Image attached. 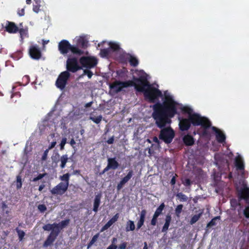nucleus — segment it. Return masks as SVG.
<instances>
[{
	"label": "nucleus",
	"instance_id": "f257e3e1",
	"mask_svg": "<svg viewBox=\"0 0 249 249\" xmlns=\"http://www.w3.org/2000/svg\"><path fill=\"white\" fill-rule=\"evenodd\" d=\"M178 105V103L171 95H165L162 103L158 102L153 106L152 116L159 128L165 127L167 124L170 123V119L177 114Z\"/></svg>",
	"mask_w": 249,
	"mask_h": 249
},
{
	"label": "nucleus",
	"instance_id": "f03ea898",
	"mask_svg": "<svg viewBox=\"0 0 249 249\" xmlns=\"http://www.w3.org/2000/svg\"><path fill=\"white\" fill-rule=\"evenodd\" d=\"M142 92L143 93L144 99L150 103L158 102L159 98L162 96L161 91L151 84Z\"/></svg>",
	"mask_w": 249,
	"mask_h": 249
},
{
	"label": "nucleus",
	"instance_id": "7ed1b4c3",
	"mask_svg": "<svg viewBox=\"0 0 249 249\" xmlns=\"http://www.w3.org/2000/svg\"><path fill=\"white\" fill-rule=\"evenodd\" d=\"M131 81L132 82V85L130 87H134L137 91L141 92L150 84L145 73L140 75L139 77L134 76Z\"/></svg>",
	"mask_w": 249,
	"mask_h": 249
},
{
	"label": "nucleus",
	"instance_id": "20e7f679",
	"mask_svg": "<svg viewBox=\"0 0 249 249\" xmlns=\"http://www.w3.org/2000/svg\"><path fill=\"white\" fill-rule=\"evenodd\" d=\"M188 117L191 124L194 126L201 125L205 129H208L211 126V122L207 118L202 117L198 113H194Z\"/></svg>",
	"mask_w": 249,
	"mask_h": 249
},
{
	"label": "nucleus",
	"instance_id": "39448f33",
	"mask_svg": "<svg viewBox=\"0 0 249 249\" xmlns=\"http://www.w3.org/2000/svg\"><path fill=\"white\" fill-rule=\"evenodd\" d=\"M159 138L166 143H170L172 142L175 137V132L170 127L161 128Z\"/></svg>",
	"mask_w": 249,
	"mask_h": 249
},
{
	"label": "nucleus",
	"instance_id": "423d86ee",
	"mask_svg": "<svg viewBox=\"0 0 249 249\" xmlns=\"http://www.w3.org/2000/svg\"><path fill=\"white\" fill-rule=\"evenodd\" d=\"M132 85L131 80L126 81H120L116 80L110 85V89L115 93H117L121 91L124 88L130 87Z\"/></svg>",
	"mask_w": 249,
	"mask_h": 249
},
{
	"label": "nucleus",
	"instance_id": "0eeeda50",
	"mask_svg": "<svg viewBox=\"0 0 249 249\" xmlns=\"http://www.w3.org/2000/svg\"><path fill=\"white\" fill-rule=\"evenodd\" d=\"M66 69L68 72H75L82 69L75 57H69L66 61Z\"/></svg>",
	"mask_w": 249,
	"mask_h": 249
},
{
	"label": "nucleus",
	"instance_id": "6e6552de",
	"mask_svg": "<svg viewBox=\"0 0 249 249\" xmlns=\"http://www.w3.org/2000/svg\"><path fill=\"white\" fill-rule=\"evenodd\" d=\"M70 76L71 74L68 71L61 72L55 82L56 87L61 90L64 89Z\"/></svg>",
	"mask_w": 249,
	"mask_h": 249
},
{
	"label": "nucleus",
	"instance_id": "1a4fd4ad",
	"mask_svg": "<svg viewBox=\"0 0 249 249\" xmlns=\"http://www.w3.org/2000/svg\"><path fill=\"white\" fill-rule=\"evenodd\" d=\"M82 67L88 69L94 67L97 64V59L93 57L82 56L79 59Z\"/></svg>",
	"mask_w": 249,
	"mask_h": 249
},
{
	"label": "nucleus",
	"instance_id": "9d476101",
	"mask_svg": "<svg viewBox=\"0 0 249 249\" xmlns=\"http://www.w3.org/2000/svg\"><path fill=\"white\" fill-rule=\"evenodd\" d=\"M68 188L67 183L61 182L51 190V193L53 195H62L67 191Z\"/></svg>",
	"mask_w": 249,
	"mask_h": 249
},
{
	"label": "nucleus",
	"instance_id": "9b49d317",
	"mask_svg": "<svg viewBox=\"0 0 249 249\" xmlns=\"http://www.w3.org/2000/svg\"><path fill=\"white\" fill-rule=\"evenodd\" d=\"M2 28L5 29V31L10 34L17 33L18 31V27L13 22L6 20L5 22L2 24Z\"/></svg>",
	"mask_w": 249,
	"mask_h": 249
},
{
	"label": "nucleus",
	"instance_id": "f8f14e48",
	"mask_svg": "<svg viewBox=\"0 0 249 249\" xmlns=\"http://www.w3.org/2000/svg\"><path fill=\"white\" fill-rule=\"evenodd\" d=\"M71 46V44L68 40L63 39L58 43V50L61 54L65 55L70 51Z\"/></svg>",
	"mask_w": 249,
	"mask_h": 249
},
{
	"label": "nucleus",
	"instance_id": "ddd939ff",
	"mask_svg": "<svg viewBox=\"0 0 249 249\" xmlns=\"http://www.w3.org/2000/svg\"><path fill=\"white\" fill-rule=\"evenodd\" d=\"M119 166V163L116 161L115 158H108L107 159V165L106 168L100 173V175H102L104 174L106 172L108 171L110 169L115 170Z\"/></svg>",
	"mask_w": 249,
	"mask_h": 249
},
{
	"label": "nucleus",
	"instance_id": "4468645a",
	"mask_svg": "<svg viewBox=\"0 0 249 249\" xmlns=\"http://www.w3.org/2000/svg\"><path fill=\"white\" fill-rule=\"evenodd\" d=\"M59 234V231L58 230H53L51 231L50 234L48 236L46 240L43 243V247H47L51 245L53 242L55 241L58 234Z\"/></svg>",
	"mask_w": 249,
	"mask_h": 249
},
{
	"label": "nucleus",
	"instance_id": "2eb2a0df",
	"mask_svg": "<svg viewBox=\"0 0 249 249\" xmlns=\"http://www.w3.org/2000/svg\"><path fill=\"white\" fill-rule=\"evenodd\" d=\"M238 196L240 199H244L246 203H249V188L246 184L238 191Z\"/></svg>",
	"mask_w": 249,
	"mask_h": 249
},
{
	"label": "nucleus",
	"instance_id": "dca6fc26",
	"mask_svg": "<svg viewBox=\"0 0 249 249\" xmlns=\"http://www.w3.org/2000/svg\"><path fill=\"white\" fill-rule=\"evenodd\" d=\"M179 128L181 131H187L189 129L191 125V123L189 118L179 117Z\"/></svg>",
	"mask_w": 249,
	"mask_h": 249
},
{
	"label": "nucleus",
	"instance_id": "f3484780",
	"mask_svg": "<svg viewBox=\"0 0 249 249\" xmlns=\"http://www.w3.org/2000/svg\"><path fill=\"white\" fill-rule=\"evenodd\" d=\"M29 52L31 57L34 59L38 60L41 56V51L37 46H31Z\"/></svg>",
	"mask_w": 249,
	"mask_h": 249
},
{
	"label": "nucleus",
	"instance_id": "a211bd4d",
	"mask_svg": "<svg viewBox=\"0 0 249 249\" xmlns=\"http://www.w3.org/2000/svg\"><path fill=\"white\" fill-rule=\"evenodd\" d=\"M133 175V171L130 170L127 175L124 177L121 181L118 183L117 186V189L118 191H120L132 177Z\"/></svg>",
	"mask_w": 249,
	"mask_h": 249
},
{
	"label": "nucleus",
	"instance_id": "6ab92c4d",
	"mask_svg": "<svg viewBox=\"0 0 249 249\" xmlns=\"http://www.w3.org/2000/svg\"><path fill=\"white\" fill-rule=\"evenodd\" d=\"M212 129L215 132L216 139L218 142L223 143L225 142L226 136L220 130L215 126H212Z\"/></svg>",
	"mask_w": 249,
	"mask_h": 249
},
{
	"label": "nucleus",
	"instance_id": "aec40b11",
	"mask_svg": "<svg viewBox=\"0 0 249 249\" xmlns=\"http://www.w3.org/2000/svg\"><path fill=\"white\" fill-rule=\"evenodd\" d=\"M124 56L130 63V65L133 67H137L139 64L138 59L135 56L132 55L130 53H125Z\"/></svg>",
	"mask_w": 249,
	"mask_h": 249
},
{
	"label": "nucleus",
	"instance_id": "412c9836",
	"mask_svg": "<svg viewBox=\"0 0 249 249\" xmlns=\"http://www.w3.org/2000/svg\"><path fill=\"white\" fill-rule=\"evenodd\" d=\"M235 165L237 170L244 172L245 165L243 159L240 157H237L235 159Z\"/></svg>",
	"mask_w": 249,
	"mask_h": 249
},
{
	"label": "nucleus",
	"instance_id": "4be33fe9",
	"mask_svg": "<svg viewBox=\"0 0 249 249\" xmlns=\"http://www.w3.org/2000/svg\"><path fill=\"white\" fill-rule=\"evenodd\" d=\"M184 144L186 146H192L195 143V139L190 134L185 135L182 138Z\"/></svg>",
	"mask_w": 249,
	"mask_h": 249
},
{
	"label": "nucleus",
	"instance_id": "5701e85b",
	"mask_svg": "<svg viewBox=\"0 0 249 249\" xmlns=\"http://www.w3.org/2000/svg\"><path fill=\"white\" fill-rule=\"evenodd\" d=\"M102 197L101 194H98L95 196L93 202V211L94 212H97L98 210V208L99 207L100 202H101V198Z\"/></svg>",
	"mask_w": 249,
	"mask_h": 249
},
{
	"label": "nucleus",
	"instance_id": "b1692460",
	"mask_svg": "<svg viewBox=\"0 0 249 249\" xmlns=\"http://www.w3.org/2000/svg\"><path fill=\"white\" fill-rule=\"evenodd\" d=\"M70 222V220L69 219H66L64 220L61 221L58 224L55 223V227L58 230H59L60 232L61 230L69 225Z\"/></svg>",
	"mask_w": 249,
	"mask_h": 249
},
{
	"label": "nucleus",
	"instance_id": "393cba45",
	"mask_svg": "<svg viewBox=\"0 0 249 249\" xmlns=\"http://www.w3.org/2000/svg\"><path fill=\"white\" fill-rule=\"evenodd\" d=\"M80 48L76 45H71L70 51L74 54L81 55L84 53V52Z\"/></svg>",
	"mask_w": 249,
	"mask_h": 249
},
{
	"label": "nucleus",
	"instance_id": "a878e982",
	"mask_svg": "<svg viewBox=\"0 0 249 249\" xmlns=\"http://www.w3.org/2000/svg\"><path fill=\"white\" fill-rule=\"evenodd\" d=\"M172 220V217L170 215L167 214L165 217V222L162 228L161 231L163 232H166L168 230L170 224Z\"/></svg>",
	"mask_w": 249,
	"mask_h": 249
},
{
	"label": "nucleus",
	"instance_id": "bb28decb",
	"mask_svg": "<svg viewBox=\"0 0 249 249\" xmlns=\"http://www.w3.org/2000/svg\"><path fill=\"white\" fill-rule=\"evenodd\" d=\"M88 41L84 37H80L76 40V45L80 48L85 49L87 47Z\"/></svg>",
	"mask_w": 249,
	"mask_h": 249
},
{
	"label": "nucleus",
	"instance_id": "cd10ccee",
	"mask_svg": "<svg viewBox=\"0 0 249 249\" xmlns=\"http://www.w3.org/2000/svg\"><path fill=\"white\" fill-rule=\"evenodd\" d=\"M135 229V226L134 221L129 220L127 221L125 226V231H133Z\"/></svg>",
	"mask_w": 249,
	"mask_h": 249
},
{
	"label": "nucleus",
	"instance_id": "c85d7f7f",
	"mask_svg": "<svg viewBox=\"0 0 249 249\" xmlns=\"http://www.w3.org/2000/svg\"><path fill=\"white\" fill-rule=\"evenodd\" d=\"M69 158L68 155L65 154L62 155L60 159L61 164L60 167L61 168L63 169L65 167L66 163L68 161Z\"/></svg>",
	"mask_w": 249,
	"mask_h": 249
},
{
	"label": "nucleus",
	"instance_id": "c756f323",
	"mask_svg": "<svg viewBox=\"0 0 249 249\" xmlns=\"http://www.w3.org/2000/svg\"><path fill=\"white\" fill-rule=\"evenodd\" d=\"M55 223H54L52 224H47L43 226V229L46 231H53V230H58L55 227Z\"/></svg>",
	"mask_w": 249,
	"mask_h": 249
},
{
	"label": "nucleus",
	"instance_id": "7c9ffc66",
	"mask_svg": "<svg viewBox=\"0 0 249 249\" xmlns=\"http://www.w3.org/2000/svg\"><path fill=\"white\" fill-rule=\"evenodd\" d=\"M103 119V117L101 115L98 116H95L93 114H91L89 117V119L93 121L96 124H99Z\"/></svg>",
	"mask_w": 249,
	"mask_h": 249
},
{
	"label": "nucleus",
	"instance_id": "2f4dec72",
	"mask_svg": "<svg viewBox=\"0 0 249 249\" xmlns=\"http://www.w3.org/2000/svg\"><path fill=\"white\" fill-rule=\"evenodd\" d=\"M165 208V204L164 203H162L156 209L154 215L159 217L160 214H162V211Z\"/></svg>",
	"mask_w": 249,
	"mask_h": 249
},
{
	"label": "nucleus",
	"instance_id": "473e14b6",
	"mask_svg": "<svg viewBox=\"0 0 249 249\" xmlns=\"http://www.w3.org/2000/svg\"><path fill=\"white\" fill-rule=\"evenodd\" d=\"M202 215V212H201L198 214H195L194 216H193L189 222L190 224L191 225H193L194 224L196 223Z\"/></svg>",
	"mask_w": 249,
	"mask_h": 249
},
{
	"label": "nucleus",
	"instance_id": "72a5a7b5",
	"mask_svg": "<svg viewBox=\"0 0 249 249\" xmlns=\"http://www.w3.org/2000/svg\"><path fill=\"white\" fill-rule=\"evenodd\" d=\"M220 216H217L213 218L207 225V227H211L214 226H215L217 224L216 220H220Z\"/></svg>",
	"mask_w": 249,
	"mask_h": 249
},
{
	"label": "nucleus",
	"instance_id": "f704fd0d",
	"mask_svg": "<svg viewBox=\"0 0 249 249\" xmlns=\"http://www.w3.org/2000/svg\"><path fill=\"white\" fill-rule=\"evenodd\" d=\"M109 48L113 51H118L120 49L119 45L115 42H110L109 43Z\"/></svg>",
	"mask_w": 249,
	"mask_h": 249
},
{
	"label": "nucleus",
	"instance_id": "c9c22d12",
	"mask_svg": "<svg viewBox=\"0 0 249 249\" xmlns=\"http://www.w3.org/2000/svg\"><path fill=\"white\" fill-rule=\"evenodd\" d=\"M176 196L178 198V199H179L180 201L185 202L187 201L188 200L187 196L181 192L178 193L176 195Z\"/></svg>",
	"mask_w": 249,
	"mask_h": 249
},
{
	"label": "nucleus",
	"instance_id": "e433bc0d",
	"mask_svg": "<svg viewBox=\"0 0 249 249\" xmlns=\"http://www.w3.org/2000/svg\"><path fill=\"white\" fill-rule=\"evenodd\" d=\"M183 206L182 204L178 205L175 209V214L179 218L180 216L181 213L182 211Z\"/></svg>",
	"mask_w": 249,
	"mask_h": 249
},
{
	"label": "nucleus",
	"instance_id": "4c0bfd02",
	"mask_svg": "<svg viewBox=\"0 0 249 249\" xmlns=\"http://www.w3.org/2000/svg\"><path fill=\"white\" fill-rule=\"evenodd\" d=\"M18 32H19L21 39H23V37L26 36L28 35V30L23 28L20 29L18 28Z\"/></svg>",
	"mask_w": 249,
	"mask_h": 249
},
{
	"label": "nucleus",
	"instance_id": "58836bf2",
	"mask_svg": "<svg viewBox=\"0 0 249 249\" xmlns=\"http://www.w3.org/2000/svg\"><path fill=\"white\" fill-rule=\"evenodd\" d=\"M99 236V233L94 235L88 244V248H89L97 240Z\"/></svg>",
	"mask_w": 249,
	"mask_h": 249
},
{
	"label": "nucleus",
	"instance_id": "ea45409f",
	"mask_svg": "<svg viewBox=\"0 0 249 249\" xmlns=\"http://www.w3.org/2000/svg\"><path fill=\"white\" fill-rule=\"evenodd\" d=\"M70 175L69 173H66L64 174L63 176L60 177V179L62 181H65L64 183L68 184V186H69V179H70Z\"/></svg>",
	"mask_w": 249,
	"mask_h": 249
},
{
	"label": "nucleus",
	"instance_id": "a19ab883",
	"mask_svg": "<svg viewBox=\"0 0 249 249\" xmlns=\"http://www.w3.org/2000/svg\"><path fill=\"white\" fill-rule=\"evenodd\" d=\"M47 175V174L46 173H44L43 174H39L37 177L34 178L32 180H31V181L33 182H36L37 181L40 180L44 177H46Z\"/></svg>",
	"mask_w": 249,
	"mask_h": 249
},
{
	"label": "nucleus",
	"instance_id": "79ce46f5",
	"mask_svg": "<svg viewBox=\"0 0 249 249\" xmlns=\"http://www.w3.org/2000/svg\"><path fill=\"white\" fill-rule=\"evenodd\" d=\"M119 217V213H117L115 214L108 222V225L111 226L113 223L116 222Z\"/></svg>",
	"mask_w": 249,
	"mask_h": 249
},
{
	"label": "nucleus",
	"instance_id": "37998d69",
	"mask_svg": "<svg viewBox=\"0 0 249 249\" xmlns=\"http://www.w3.org/2000/svg\"><path fill=\"white\" fill-rule=\"evenodd\" d=\"M15 230L18 234L19 241H22L25 235L24 231L19 229L18 228H17Z\"/></svg>",
	"mask_w": 249,
	"mask_h": 249
},
{
	"label": "nucleus",
	"instance_id": "c03bdc74",
	"mask_svg": "<svg viewBox=\"0 0 249 249\" xmlns=\"http://www.w3.org/2000/svg\"><path fill=\"white\" fill-rule=\"evenodd\" d=\"M100 55L102 57H107L109 53V49H103L100 50Z\"/></svg>",
	"mask_w": 249,
	"mask_h": 249
},
{
	"label": "nucleus",
	"instance_id": "a18cd8bd",
	"mask_svg": "<svg viewBox=\"0 0 249 249\" xmlns=\"http://www.w3.org/2000/svg\"><path fill=\"white\" fill-rule=\"evenodd\" d=\"M36 1V5H33V11L37 13L40 10V0H34Z\"/></svg>",
	"mask_w": 249,
	"mask_h": 249
},
{
	"label": "nucleus",
	"instance_id": "49530a36",
	"mask_svg": "<svg viewBox=\"0 0 249 249\" xmlns=\"http://www.w3.org/2000/svg\"><path fill=\"white\" fill-rule=\"evenodd\" d=\"M182 111L188 114V116L193 115V109L189 107H185L182 109Z\"/></svg>",
	"mask_w": 249,
	"mask_h": 249
},
{
	"label": "nucleus",
	"instance_id": "de8ad7c7",
	"mask_svg": "<svg viewBox=\"0 0 249 249\" xmlns=\"http://www.w3.org/2000/svg\"><path fill=\"white\" fill-rule=\"evenodd\" d=\"M37 209L41 213H43L47 210V207L45 204H39Z\"/></svg>",
	"mask_w": 249,
	"mask_h": 249
},
{
	"label": "nucleus",
	"instance_id": "09e8293b",
	"mask_svg": "<svg viewBox=\"0 0 249 249\" xmlns=\"http://www.w3.org/2000/svg\"><path fill=\"white\" fill-rule=\"evenodd\" d=\"M66 143H67V138L65 137L63 138L61 140V142L60 143V150H63L64 149V146Z\"/></svg>",
	"mask_w": 249,
	"mask_h": 249
},
{
	"label": "nucleus",
	"instance_id": "8fccbe9b",
	"mask_svg": "<svg viewBox=\"0 0 249 249\" xmlns=\"http://www.w3.org/2000/svg\"><path fill=\"white\" fill-rule=\"evenodd\" d=\"M22 186L21 178L20 176H18L17 178V188L18 189L21 188Z\"/></svg>",
	"mask_w": 249,
	"mask_h": 249
},
{
	"label": "nucleus",
	"instance_id": "3c124183",
	"mask_svg": "<svg viewBox=\"0 0 249 249\" xmlns=\"http://www.w3.org/2000/svg\"><path fill=\"white\" fill-rule=\"evenodd\" d=\"M146 213V210H142L140 214V219L145 220Z\"/></svg>",
	"mask_w": 249,
	"mask_h": 249
},
{
	"label": "nucleus",
	"instance_id": "603ef678",
	"mask_svg": "<svg viewBox=\"0 0 249 249\" xmlns=\"http://www.w3.org/2000/svg\"><path fill=\"white\" fill-rule=\"evenodd\" d=\"M49 151V150L48 149H47L44 152V153L42 156V157H41V160L42 161H45L47 159V157H48Z\"/></svg>",
	"mask_w": 249,
	"mask_h": 249
},
{
	"label": "nucleus",
	"instance_id": "864d4df0",
	"mask_svg": "<svg viewBox=\"0 0 249 249\" xmlns=\"http://www.w3.org/2000/svg\"><path fill=\"white\" fill-rule=\"evenodd\" d=\"M248 206L246 207L245 210H244V214L245 216L249 218V203H247Z\"/></svg>",
	"mask_w": 249,
	"mask_h": 249
},
{
	"label": "nucleus",
	"instance_id": "5fc2aeb1",
	"mask_svg": "<svg viewBox=\"0 0 249 249\" xmlns=\"http://www.w3.org/2000/svg\"><path fill=\"white\" fill-rule=\"evenodd\" d=\"M145 220L140 219L138 220L137 224V230H138L143 225Z\"/></svg>",
	"mask_w": 249,
	"mask_h": 249
},
{
	"label": "nucleus",
	"instance_id": "6e6d98bb",
	"mask_svg": "<svg viewBox=\"0 0 249 249\" xmlns=\"http://www.w3.org/2000/svg\"><path fill=\"white\" fill-rule=\"evenodd\" d=\"M158 218V217L153 215L151 220V225L152 226H155L157 224Z\"/></svg>",
	"mask_w": 249,
	"mask_h": 249
},
{
	"label": "nucleus",
	"instance_id": "4d7b16f0",
	"mask_svg": "<svg viewBox=\"0 0 249 249\" xmlns=\"http://www.w3.org/2000/svg\"><path fill=\"white\" fill-rule=\"evenodd\" d=\"M182 183L185 186H189L191 185L192 182L189 178H186L183 181Z\"/></svg>",
	"mask_w": 249,
	"mask_h": 249
},
{
	"label": "nucleus",
	"instance_id": "13d9d810",
	"mask_svg": "<svg viewBox=\"0 0 249 249\" xmlns=\"http://www.w3.org/2000/svg\"><path fill=\"white\" fill-rule=\"evenodd\" d=\"M177 177V175L176 174L175 175L172 177L170 181V184L171 186H173V187H174V185L176 184Z\"/></svg>",
	"mask_w": 249,
	"mask_h": 249
},
{
	"label": "nucleus",
	"instance_id": "bf43d9fd",
	"mask_svg": "<svg viewBox=\"0 0 249 249\" xmlns=\"http://www.w3.org/2000/svg\"><path fill=\"white\" fill-rule=\"evenodd\" d=\"M22 80L25 81V84L26 85L30 82V77L28 75H26L23 76Z\"/></svg>",
	"mask_w": 249,
	"mask_h": 249
},
{
	"label": "nucleus",
	"instance_id": "052dcab7",
	"mask_svg": "<svg viewBox=\"0 0 249 249\" xmlns=\"http://www.w3.org/2000/svg\"><path fill=\"white\" fill-rule=\"evenodd\" d=\"M114 141V137L113 136L111 137L110 138H109L107 140V142L109 144H111L113 143Z\"/></svg>",
	"mask_w": 249,
	"mask_h": 249
},
{
	"label": "nucleus",
	"instance_id": "680f3d73",
	"mask_svg": "<svg viewBox=\"0 0 249 249\" xmlns=\"http://www.w3.org/2000/svg\"><path fill=\"white\" fill-rule=\"evenodd\" d=\"M111 226L107 222L101 229V231L102 232L106 230H107L108 228H109Z\"/></svg>",
	"mask_w": 249,
	"mask_h": 249
},
{
	"label": "nucleus",
	"instance_id": "e2e57ef3",
	"mask_svg": "<svg viewBox=\"0 0 249 249\" xmlns=\"http://www.w3.org/2000/svg\"><path fill=\"white\" fill-rule=\"evenodd\" d=\"M127 243L126 242H124L122 244H120L118 247L119 249H125L126 247Z\"/></svg>",
	"mask_w": 249,
	"mask_h": 249
},
{
	"label": "nucleus",
	"instance_id": "0e129e2a",
	"mask_svg": "<svg viewBox=\"0 0 249 249\" xmlns=\"http://www.w3.org/2000/svg\"><path fill=\"white\" fill-rule=\"evenodd\" d=\"M18 14L19 16H23L25 14L24 9L22 8L21 9H19L18 12Z\"/></svg>",
	"mask_w": 249,
	"mask_h": 249
},
{
	"label": "nucleus",
	"instance_id": "69168bd1",
	"mask_svg": "<svg viewBox=\"0 0 249 249\" xmlns=\"http://www.w3.org/2000/svg\"><path fill=\"white\" fill-rule=\"evenodd\" d=\"M56 144V142L55 141L52 142L51 144L49 145L48 149L50 150V149L53 148L55 146Z\"/></svg>",
	"mask_w": 249,
	"mask_h": 249
},
{
	"label": "nucleus",
	"instance_id": "338daca9",
	"mask_svg": "<svg viewBox=\"0 0 249 249\" xmlns=\"http://www.w3.org/2000/svg\"><path fill=\"white\" fill-rule=\"evenodd\" d=\"M69 143L72 148H75V144L76 142H75V141H74V139H71Z\"/></svg>",
	"mask_w": 249,
	"mask_h": 249
},
{
	"label": "nucleus",
	"instance_id": "774afa93",
	"mask_svg": "<svg viewBox=\"0 0 249 249\" xmlns=\"http://www.w3.org/2000/svg\"><path fill=\"white\" fill-rule=\"evenodd\" d=\"M118 247L117 245H109L107 249H117Z\"/></svg>",
	"mask_w": 249,
	"mask_h": 249
}]
</instances>
